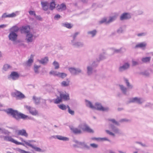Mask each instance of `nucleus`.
Masks as SVG:
<instances>
[{
	"label": "nucleus",
	"instance_id": "1",
	"mask_svg": "<svg viewBox=\"0 0 153 153\" xmlns=\"http://www.w3.org/2000/svg\"><path fill=\"white\" fill-rule=\"evenodd\" d=\"M6 112L8 114H10L16 120H19L20 119L24 120L28 119L27 116L21 113H19L17 111L11 108H8L6 111Z\"/></svg>",
	"mask_w": 153,
	"mask_h": 153
},
{
	"label": "nucleus",
	"instance_id": "2",
	"mask_svg": "<svg viewBox=\"0 0 153 153\" xmlns=\"http://www.w3.org/2000/svg\"><path fill=\"white\" fill-rule=\"evenodd\" d=\"M145 101V99L142 97H135L130 98L128 103H135L139 105H142Z\"/></svg>",
	"mask_w": 153,
	"mask_h": 153
},
{
	"label": "nucleus",
	"instance_id": "3",
	"mask_svg": "<svg viewBox=\"0 0 153 153\" xmlns=\"http://www.w3.org/2000/svg\"><path fill=\"white\" fill-rule=\"evenodd\" d=\"M78 127L84 131L92 133L94 132V131L91 129L85 123H83L79 124L78 126Z\"/></svg>",
	"mask_w": 153,
	"mask_h": 153
},
{
	"label": "nucleus",
	"instance_id": "4",
	"mask_svg": "<svg viewBox=\"0 0 153 153\" xmlns=\"http://www.w3.org/2000/svg\"><path fill=\"white\" fill-rule=\"evenodd\" d=\"M18 36V35L17 33L10 32L8 37L10 40L13 42V44H16L17 43L19 42V41H16Z\"/></svg>",
	"mask_w": 153,
	"mask_h": 153
},
{
	"label": "nucleus",
	"instance_id": "5",
	"mask_svg": "<svg viewBox=\"0 0 153 153\" xmlns=\"http://www.w3.org/2000/svg\"><path fill=\"white\" fill-rule=\"evenodd\" d=\"M130 67V64L128 62H125L118 68L119 72L122 73L127 70Z\"/></svg>",
	"mask_w": 153,
	"mask_h": 153
},
{
	"label": "nucleus",
	"instance_id": "6",
	"mask_svg": "<svg viewBox=\"0 0 153 153\" xmlns=\"http://www.w3.org/2000/svg\"><path fill=\"white\" fill-rule=\"evenodd\" d=\"M94 106L95 107L94 109H97L100 111H107L109 110V108L108 107H103L101 104L99 102L96 103Z\"/></svg>",
	"mask_w": 153,
	"mask_h": 153
},
{
	"label": "nucleus",
	"instance_id": "7",
	"mask_svg": "<svg viewBox=\"0 0 153 153\" xmlns=\"http://www.w3.org/2000/svg\"><path fill=\"white\" fill-rule=\"evenodd\" d=\"M37 36L34 35L32 33H29L26 34L25 40L27 43L32 42Z\"/></svg>",
	"mask_w": 153,
	"mask_h": 153
},
{
	"label": "nucleus",
	"instance_id": "8",
	"mask_svg": "<svg viewBox=\"0 0 153 153\" xmlns=\"http://www.w3.org/2000/svg\"><path fill=\"white\" fill-rule=\"evenodd\" d=\"M69 71L73 75H77L82 72L81 69L79 68H70L68 69Z\"/></svg>",
	"mask_w": 153,
	"mask_h": 153
},
{
	"label": "nucleus",
	"instance_id": "9",
	"mask_svg": "<svg viewBox=\"0 0 153 153\" xmlns=\"http://www.w3.org/2000/svg\"><path fill=\"white\" fill-rule=\"evenodd\" d=\"M19 74L17 72L13 71L8 76V78L9 79H11L13 80H16L19 79Z\"/></svg>",
	"mask_w": 153,
	"mask_h": 153
},
{
	"label": "nucleus",
	"instance_id": "10",
	"mask_svg": "<svg viewBox=\"0 0 153 153\" xmlns=\"http://www.w3.org/2000/svg\"><path fill=\"white\" fill-rule=\"evenodd\" d=\"M24 107L29 111L30 114L36 116L38 114L37 111L34 108L26 105H24Z\"/></svg>",
	"mask_w": 153,
	"mask_h": 153
},
{
	"label": "nucleus",
	"instance_id": "11",
	"mask_svg": "<svg viewBox=\"0 0 153 153\" xmlns=\"http://www.w3.org/2000/svg\"><path fill=\"white\" fill-rule=\"evenodd\" d=\"M109 128L115 133L118 134H122V132L120 130L112 124H109Z\"/></svg>",
	"mask_w": 153,
	"mask_h": 153
},
{
	"label": "nucleus",
	"instance_id": "12",
	"mask_svg": "<svg viewBox=\"0 0 153 153\" xmlns=\"http://www.w3.org/2000/svg\"><path fill=\"white\" fill-rule=\"evenodd\" d=\"M70 128L72 133L75 134H79L82 133V131L80 129L73 126L70 127Z\"/></svg>",
	"mask_w": 153,
	"mask_h": 153
},
{
	"label": "nucleus",
	"instance_id": "13",
	"mask_svg": "<svg viewBox=\"0 0 153 153\" xmlns=\"http://www.w3.org/2000/svg\"><path fill=\"white\" fill-rule=\"evenodd\" d=\"M71 44L75 47H81L84 46L83 42L76 41V40L71 41Z\"/></svg>",
	"mask_w": 153,
	"mask_h": 153
},
{
	"label": "nucleus",
	"instance_id": "14",
	"mask_svg": "<svg viewBox=\"0 0 153 153\" xmlns=\"http://www.w3.org/2000/svg\"><path fill=\"white\" fill-rule=\"evenodd\" d=\"M78 143L77 147L82 149H89L90 147L88 146L85 142H77Z\"/></svg>",
	"mask_w": 153,
	"mask_h": 153
},
{
	"label": "nucleus",
	"instance_id": "15",
	"mask_svg": "<svg viewBox=\"0 0 153 153\" xmlns=\"http://www.w3.org/2000/svg\"><path fill=\"white\" fill-rule=\"evenodd\" d=\"M131 18V16L129 13H124L121 14L120 17V19L122 21Z\"/></svg>",
	"mask_w": 153,
	"mask_h": 153
},
{
	"label": "nucleus",
	"instance_id": "16",
	"mask_svg": "<svg viewBox=\"0 0 153 153\" xmlns=\"http://www.w3.org/2000/svg\"><path fill=\"white\" fill-rule=\"evenodd\" d=\"M147 45V43L146 42H140L137 43L135 46V48H140L144 49Z\"/></svg>",
	"mask_w": 153,
	"mask_h": 153
},
{
	"label": "nucleus",
	"instance_id": "17",
	"mask_svg": "<svg viewBox=\"0 0 153 153\" xmlns=\"http://www.w3.org/2000/svg\"><path fill=\"white\" fill-rule=\"evenodd\" d=\"M66 8V6L64 3H62L60 5L58 4L56 7V9L59 11L65 10Z\"/></svg>",
	"mask_w": 153,
	"mask_h": 153
},
{
	"label": "nucleus",
	"instance_id": "18",
	"mask_svg": "<svg viewBox=\"0 0 153 153\" xmlns=\"http://www.w3.org/2000/svg\"><path fill=\"white\" fill-rule=\"evenodd\" d=\"M52 137L54 138H56L59 140L64 141H67L69 140V138H68L62 136L61 135H57L56 136H53Z\"/></svg>",
	"mask_w": 153,
	"mask_h": 153
},
{
	"label": "nucleus",
	"instance_id": "19",
	"mask_svg": "<svg viewBox=\"0 0 153 153\" xmlns=\"http://www.w3.org/2000/svg\"><path fill=\"white\" fill-rule=\"evenodd\" d=\"M21 30L22 33H26V34L31 33L30 32V27L28 26L22 27Z\"/></svg>",
	"mask_w": 153,
	"mask_h": 153
},
{
	"label": "nucleus",
	"instance_id": "20",
	"mask_svg": "<svg viewBox=\"0 0 153 153\" xmlns=\"http://www.w3.org/2000/svg\"><path fill=\"white\" fill-rule=\"evenodd\" d=\"M14 96H16L19 98L23 99L25 97V95L20 91H16L13 93Z\"/></svg>",
	"mask_w": 153,
	"mask_h": 153
},
{
	"label": "nucleus",
	"instance_id": "21",
	"mask_svg": "<svg viewBox=\"0 0 153 153\" xmlns=\"http://www.w3.org/2000/svg\"><path fill=\"white\" fill-rule=\"evenodd\" d=\"M118 86L120 90L123 94L125 95H128L127 88L123 85L120 84Z\"/></svg>",
	"mask_w": 153,
	"mask_h": 153
},
{
	"label": "nucleus",
	"instance_id": "22",
	"mask_svg": "<svg viewBox=\"0 0 153 153\" xmlns=\"http://www.w3.org/2000/svg\"><path fill=\"white\" fill-rule=\"evenodd\" d=\"M41 4L43 9L45 11L47 10L49 8V3L47 1L41 2Z\"/></svg>",
	"mask_w": 153,
	"mask_h": 153
},
{
	"label": "nucleus",
	"instance_id": "23",
	"mask_svg": "<svg viewBox=\"0 0 153 153\" xmlns=\"http://www.w3.org/2000/svg\"><path fill=\"white\" fill-rule=\"evenodd\" d=\"M17 133L18 135L24 136L26 137H27L28 136V134L26 132V130L24 129L19 130L18 131Z\"/></svg>",
	"mask_w": 153,
	"mask_h": 153
},
{
	"label": "nucleus",
	"instance_id": "24",
	"mask_svg": "<svg viewBox=\"0 0 153 153\" xmlns=\"http://www.w3.org/2000/svg\"><path fill=\"white\" fill-rule=\"evenodd\" d=\"M59 96L62 100H67L70 99L69 95L68 94H64L62 93H60Z\"/></svg>",
	"mask_w": 153,
	"mask_h": 153
},
{
	"label": "nucleus",
	"instance_id": "25",
	"mask_svg": "<svg viewBox=\"0 0 153 153\" xmlns=\"http://www.w3.org/2000/svg\"><path fill=\"white\" fill-rule=\"evenodd\" d=\"M97 33V31L96 30H92L89 31L87 32L88 35L91 37L93 38L96 36Z\"/></svg>",
	"mask_w": 153,
	"mask_h": 153
},
{
	"label": "nucleus",
	"instance_id": "26",
	"mask_svg": "<svg viewBox=\"0 0 153 153\" xmlns=\"http://www.w3.org/2000/svg\"><path fill=\"white\" fill-rule=\"evenodd\" d=\"M16 14L14 13H13L11 14H7V13H4L2 16V18H5L7 17L13 18L15 17Z\"/></svg>",
	"mask_w": 153,
	"mask_h": 153
},
{
	"label": "nucleus",
	"instance_id": "27",
	"mask_svg": "<svg viewBox=\"0 0 153 153\" xmlns=\"http://www.w3.org/2000/svg\"><path fill=\"white\" fill-rule=\"evenodd\" d=\"M93 68H94L90 65L87 66V73L88 75H90L92 74L93 71Z\"/></svg>",
	"mask_w": 153,
	"mask_h": 153
},
{
	"label": "nucleus",
	"instance_id": "28",
	"mask_svg": "<svg viewBox=\"0 0 153 153\" xmlns=\"http://www.w3.org/2000/svg\"><path fill=\"white\" fill-rule=\"evenodd\" d=\"M123 49L125 50V49L122 48H121L118 49L114 48H111V50L113 52L112 55H113L115 53H121Z\"/></svg>",
	"mask_w": 153,
	"mask_h": 153
},
{
	"label": "nucleus",
	"instance_id": "29",
	"mask_svg": "<svg viewBox=\"0 0 153 153\" xmlns=\"http://www.w3.org/2000/svg\"><path fill=\"white\" fill-rule=\"evenodd\" d=\"M85 102L86 105L87 107H88L92 109H95V107L92 104L91 102L87 100H85Z\"/></svg>",
	"mask_w": 153,
	"mask_h": 153
},
{
	"label": "nucleus",
	"instance_id": "30",
	"mask_svg": "<svg viewBox=\"0 0 153 153\" xmlns=\"http://www.w3.org/2000/svg\"><path fill=\"white\" fill-rule=\"evenodd\" d=\"M48 61V57H45L42 58L41 60H39V62L43 65L46 64Z\"/></svg>",
	"mask_w": 153,
	"mask_h": 153
},
{
	"label": "nucleus",
	"instance_id": "31",
	"mask_svg": "<svg viewBox=\"0 0 153 153\" xmlns=\"http://www.w3.org/2000/svg\"><path fill=\"white\" fill-rule=\"evenodd\" d=\"M19 28L17 26L15 25L10 28L9 31L10 32H13L16 33L19 31Z\"/></svg>",
	"mask_w": 153,
	"mask_h": 153
},
{
	"label": "nucleus",
	"instance_id": "32",
	"mask_svg": "<svg viewBox=\"0 0 153 153\" xmlns=\"http://www.w3.org/2000/svg\"><path fill=\"white\" fill-rule=\"evenodd\" d=\"M70 81L68 79H67L66 81H63L61 83V85L62 87H67L69 85Z\"/></svg>",
	"mask_w": 153,
	"mask_h": 153
},
{
	"label": "nucleus",
	"instance_id": "33",
	"mask_svg": "<svg viewBox=\"0 0 153 153\" xmlns=\"http://www.w3.org/2000/svg\"><path fill=\"white\" fill-rule=\"evenodd\" d=\"M33 55L31 54L30 56V58L29 59L28 61L27 62L26 64L27 66H30L32 65V63L33 62Z\"/></svg>",
	"mask_w": 153,
	"mask_h": 153
},
{
	"label": "nucleus",
	"instance_id": "34",
	"mask_svg": "<svg viewBox=\"0 0 153 153\" xmlns=\"http://www.w3.org/2000/svg\"><path fill=\"white\" fill-rule=\"evenodd\" d=\"M32 99L35 104L38 105L39 104L40 100V97H38L34 96L33 97Z\"/></svg>",
	"mask_w": 153,
	"mask_h": 153
},
{
	"label": "nucleus",
	"instance_id": "35",
	"mask_svg": "<svg viewBox=\"0 0 153 153\" xmlns=\"http://www.w3.org/2000/svg\"><path fill=\"white\" fill-rule=\"evenodd\" d=\"M40 65H38L36 64H34L33 66V70L35 73L36 74H38L39 73V69L40 68Z\"/></svg>",
	"mask_w": 153,
	"mask_h": 153
},
{
	"label": "nucleus",
	"instance_id": "36",
	"mask_svg": "<svg viewBox=\"0 0 153 153\" xmlns=\"http://www.w3.org/2000/svg\"><path fill=\"white\" fill-rule=\"evenodd\" d=\"M49 9L50 10H53L55 8L56 4L54 1H52L49 4Z\"/></svg>",
	"mask_w": 153,
	"mask_h": 153
},
{
	"label": "nucleus",
	"instance_id": "37",
	"mask_svg": "<svg viewBox=\"0 0 153 153\" xmlns=\"http://www.w3.org/2000/svg\"><path fill=\"white\" fill-rule=\"evenodd\" d=\"M124 80L126 84V86L128 87V88L131 89L133 88V86L132 85L130 84L128 80L126 78H124Z\"/></svg>",
	"mask_w": 153,
	"mask_h": 153
},
{
	"label": "nucleus",
	"instance_id": "38",
	"mask_svg": "<svg viewBox=\"0 0 153 153\" xmlns=\"http://www.w3.org/2000/svg\"><path fill=\"white\" fill-rule=\"evenodd\" d=\"M62 25L63 27H66L68 29H71L73 27V25L68 22L63 23L62 24Z\"/></svg>",
	"mask_w": 153,
	"mask_h": 153
},
{
	"label": "nucleus",
	"instance_id": "39",
	"mask_svg": "<svg viewBox=\"0 0 153 153\" xmlns=\"http://www.w3.org/2000/svg\"><path fill=\"white\" fill-rule=\"evenodd\" d=\"M29 146L31 147L32 148L34 149L37 152H43V151H42V150L39 148L31 144H30V145Z\"/></svg>",
	"mask_w": 153,
	"mask_h": 153
},
{
	"label": "nucleus",
	"instance_id": "40",
	"mask_svg": "<svg viewBox=\"0 0 153 153\" xmlns=\"http://www.w3.org/2000/svg\"><path fill=\"white\" fill-rule=\"evenodd\" d=\"M106 58V57L104 53H101L100 54L98 58H97V60L98 62H100V60H102Z\"/></svg>",
	"mask_w": 153,
	"mask_h": 153
},
{
	"label": "nucleus",
	"instance_id": "41",
	"mask_svg": "<svg viewBox=\"0 0 153 153\" xmlns=\"http://www.w3.org/2000/svg\"><path fill=\"white\" fill-rule=\"evenodd\" d=\"M20 139L22 142H24L26 145L29 146L30 145V143H33V142H35V141L33 140H28L27 141H26L25 140H24L23 138H20Z\"/></svg>",
	"mask_w": 153,
	"mask_h": 153
},
{
	"label": "nucleus",
	"instance_id": "42",
	"mask_svg": "<svg viewBox=\"0 0 153 153\" xmlns=\"http://www.w3.org/2000/svg\"><path fill=\"white\" fill-rule=\"evenodd\" d=\"M62 102V100L60 96L57 97L56 99L54 100V102L55 104H58Z\"/></svg>",
	"mask_w": 153,
	"mask_h": 153
},
{
	"label": "nucleus",
	"instance_id": "43",
	"mask_svg": "<svg viewBox=\"0 0 153 153\" xmlns=\"http://www.w3.org/2000/svg\"><path fill=\"white\" fill-rule=\"evenodd\" d=\"M59 72L55 71H51L49 74L51 75H52L54 76H57L58 77Z\"/></svg>",
	"mask_w": 153,
	"mask_h": 153
},
{
	"label": "nucleus",
	"instance_id": "44",
	"mask_svg": "<svg viewBox=\"0 0 153 153\" xmlns=\"http://www.w3.org/2000/svg\"><path fill=\"white\" fill-rule=\"evenodd\" d=\"M5 141H10L14 143L15 140L13 139L11 137L6 136V137H5Z\"/></svg>",
	"mask_w": 153,
	"mask_h": 153
},
{
	"label": "nucleus",
	"instance_id": "45",
	"mask_svg": "<svg viewBox=\"0 0 153 153\" xmlns=\"http://www.w3.org/2000/svg\"><path fill=\"white\" fill-rule=\"evenodd\" d=\"M151 59L150 57H146L142 59V61L144 63H147L149 62Z\"/></svg>",
	"mask_w": 153,
	"mask_h": 153
},
{
	"label": "nucleus",
	"instance_id": "46",
	"mask_svg": "<svg viewBox=\"0 0 153 153\" xmlns=\"http://www.w3.org/2000/svg\"><path fill=\"white\" fill-rule=\"evenodd\" d=\"M53 65L55 69H57L59 68V63L56 61H54L53 63Z\"/></svg>",
	"mask_w": 153,
	"mask_h": 153
},
{
	"label": "nucleus",
	"instance_id": "47",
	"mask_svg": "<svg viewBox=\"0 0 153 153\" xmlns=\"http://www.w3.org/2000/svg\"><path fill=\"white\" fill-rule=\"evenodd\" d=\"M58 107L62 110H65L67 108V106H66L63 104H61L58 105Z\"/></svg>",
	"mask_w": 153,
	"mask_h": 153
},
{
	"label": "nucleus",
	"instance_id": "48",
	"mask_svg": "<svg viewBox=\"0 0 153 153\" xmlns=\"http://www.w3.org/2000/svg\"><path fill=\"white\" fill-rule=\"evenodd\" d=\"M108 121L111 122L112 123L114 124L115 125L118 126H120V123H119L116 121L114 119H108Z\"/></svg>",
	"mask_w": 153,
	"mask_h": 153
},
{
	"label": "nucleus",
	"instance_id": "49",
	"mask_svg": "<svg viewBox=\"0 0 153 153\" xmlns=\"http://www.w3.org/2000/svg\"><path fill=\"white\" fill-rule=\"evenodd\" d=\"M116 18L117 17L116 16H113L112 17H110L109 20L107 21V23H109L113 22L116 19Z\"/></svg>",
	"mask_w": 153,
	"mask_h": 153
},
{
	"label": "nucleus",
	"instance_id": "50",
	"mask_svg": "<svg viewBox=\"0 0 153 153\" xmlns=\"http://www.w3.org/2000/svg\"><path fill=\"white\" fill-rule=\"evenodd\" d=\"M99 62L98 61L97 59L96 61H93L92 64L90 65H91L94 68L98 66Z\"/></svg>",
	"mask_w": 153,
	"mask_h": 153
},
{
	"label": "nucleus",
	"instance_id": "51",
	"mask_svg": "<svg viewBox=\"0 0 153 153\" xmlns=\"http://www.w3.org/2000/svg\"><path fill=\"white\" fill-rule=\"evenodd\" d=\"M67 76V74L64 73H60L59 72L58 77L64 79Z\"/></svg>",
	"mask_w": 153,
	"mask_h": 153
},
{
	"label": "nucleus",
	"instance_id": "52",
	"mask_svg": "<svg viewBox=\"0 0 153 153\" xmlns=\"http://www.w3.org/2000/svg\"><path fill=\"white\" fill-rule=\"evenodd\" d=\"M11 66L10 65L8 64H5L4 65L3 67V69L5 71H7L8 70L11 68Z\"/></svg>",
	"mask_w": 153,
	"mask_h": 153
},
{
	"label": "nucleus",
	"instance_id": "53",
	"mask_svg": "<svg viewBox=\"0 0 153 153\" xmlns=\"http://www.w3.org/2000/svg\"><path fill=\"white\" fill-rule=\"evenodd\" d=\"M140 74L146 76H149L150 75V74L149 72L147 71L141 72L140 73Z\"/></svg>",
	"mask_w": 153,
	"mask_h": 153
},
{
	"label": "nucleus",
	"instance_id": "54",
	"mask_svg": "<svg viewBox=\"0 0 153 153\" xmlns=\"http://www.w3.org/2000/svg\"><path fill=\"white\" fill-rule=\"evenodd\" d=\"M130 120L126 118H123L120 119L119 122L120 123H129L131 122Z\"/></svg>",
	"mask_w": 153,
	"mask_h": 153
},
{
	"label": "nucleus",
	"instance_id": "55",
	"mask_svg": "<svg viewBox=\"0 0 153 153\" xmlns=\"http://www.w3.org/2000/svg\"><path fill=\"white\" fill-rule=\"evenodd\" d=\"M0 131H1V134H8L9 133L7 130L4 129H2L1 128H0Z\"/></svg>",
	"mask_w": 153,
	"mask_h": 153
},
{
	"label": "nucleus",
	"instance_id": "56",
	"mask_svg": "<svg viewBox=\"0 0 153 153\" xmlns=\"http://www.w3.org/2000/svg\"><path fill=\"white\" fill-rule=\"evenodd\" d=\"M16 150L17 151L20 153H31L29 152L26 151L24 150L21 149L19 148L17 149Z\"/></svg>",
	"mask_w": 153,
	"mask_h": 153
},
{
	"label": "nucleus",
	"instance_id": "57",
	"mask_svg": "<svg viewBox=\"0 0 153 153\" xmlns=\"http://www.w3.org/2000/svg\"><path fill=\"white\" fill-rule=\"evenodd\" d=\"M153 106V104L150 102H147L144 105V107L145 108H152Z\"/></svg>",
	"mask_w": 153,
	"mask_h": 153
},
{
	"label": "nucleus",
	"instance_id": "58",
	"mask_svg": "<svg viewBox=\"0 0 153 153\" xmlns=\"http://www.w3.org/2000/svg\"><path fill=\"white\" fill-rule=\"evenodd\" d=\"M79 32H76L74 34L72 35V37L73 38V39L71 41H75L76 40V37L77 35L79 34Z\"/></svg>",
	"mask_w": 153,
	"mask_h": 153
},
{
	"label": "nucleus",
	"instance_id": "59",
	"mask_svg": "<svg viewBox=\"0 0 153 153\" xmlns=\"http://www.w3.org/2000/svg\"><path fill=\"white\" fill-rule=\"evenodd\" d=\"M67 108H68V113L71 115H74V111L71 110L68 105H67Z\"/></svg>",
	"mask_w": 153,
	"mask_h": 153
},
{
	"label": "nucleus",
	"instance_id": "60",
	"mask_svg": "<svg viewBox=\"0 0 153 153\" xmlns=\"http://www.w3.org/2000/svg\"><path fill=\"white\" fill-rule=\"evenodd\" d=\"M136 13L138 15H142L143 14V11L142 10H139L136 11Z\"/></svg>",
	"mask_w": 153,
	"mask_h": 153
},
{
	"label": "nucleus",
	"instance_id": "61",
	"mask_svg": "<svg viewBox=\"0 0 153 153\" xmlns=\"http://www.w3.org/2000/svg\"><path fill=\"white\" fill-rule=\"evenodd\" d=\"M147 34L146 32H143L139 33L137 34V36L138 37L145 36Z\"/></svg>",
	"mask_w": 153,
	"mask_h": 153
},
{
	"label": "nucleus",
	"instance_id": "62",
	"mask_svg": "<svg viewBox=\"0 0 153 153\" xmlns=\"http://www.w3.org/2000/svg\"><path fill=\"white\" fill-rule=\"evenodd\" d=\"M105 132L106 133L108 134H109V135H110L111 136H115V134L113 133L111 131L109 130H106Z\"/></svg>",
	"mask_w": 153,
	"mask_h": 153
},
{
	"label": "nucleus",
	"instance_id": "63",
	"mask_svg": "<svg viewBox=\"0 0 153 153\" xmlns=\"http://www.w3.org/2000/svg\"><path fill=\"white\" fill-rule=\"evenodd\" d=\"M42 102L44 104V106H43V107L45 108H48V105L46 104V100L44 99L42 100Z\"/></svg>",
	"mask_w": 153,
	"mask_h": 153
},
{
	"label": "nucleus",
	"instance_id": "64",
	"mask_svg": "<svg viewBox=\"0 0 153 153\" xmlns=\"http://www.w3.org/2000/svg\"><path fill=\"white\" fill-rule=\"evenodd\" d=\"M123 30L122 27H120L117 30V32L118 33H122L123 32Z\"/></svg>",
	"mask_w": 153,
	"mask_h": 153
}]
</instances>
